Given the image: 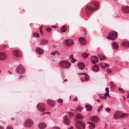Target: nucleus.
I'll return each instance as SVG.
<instances>
[{"mask_svg": "<svg viewBox=\"0 0 129 129\" xmlns=\"http://www.w3.org/2000/svg\"><path fill=\"white\" fill-rule=\"evenodd\" d=\"M112 46L115 49H117L118 48V46L116 42H114L112 44Z\"/></svg>", "mask_w": 129, "mask_h": 129, "instance_id": "obj_26", "label": "nucleus"}, {"mask_svg": "<svg viewBox=\"0 0 129 129\" xmlns=\"http://www.w3.org/2000/svg\"><path fill=\"white\" fill-rule=\"evenodd\" d=\"M128 113H123L121 114H120V118H123L125 117H126L128 116Z\"/></svg>", "mask_w": 129, "mask_h": 129, "instance_id": "obj_27", "label": "nucleus"}, {"mask_svg": "<svg viewBox=\"0 0 129 129\" xmlns=\"http://www.w3.org/2000/svg\"><path fill=\"white\" fill-rule=\"evenodd\" d=\"M0 129H4L2 127L0 126Z\"/></svg>", "mask_w": 129, "mask_h": 129, "instance_id": "obj_59", "label": "nucleus"}, {"mask_svg": "<svg viewBox=\"0 0 129 129\" xmlns=\"http://www.w3.org/2000/svg\"><path fill=\"white\" fill-rule=\"evenodd\" d=\"M111 110V109L109 108H107L105 109V110L108 112L110 111Z\"/></svg>", "mask_w": 129, "mask_h": 129, "instance_id": "obj_44", "label": "nucleus"}, {"mask_svg": "<svg viewBox=\"0 0 129 129\" xmlns=\"http://www.w3.org/2000/svg\"><path fill=\"white\" fill-rule=\"evenodd\" d=\"M57 54L58 55H59V53L57 51H54L53 52H51V54L52 55H54L55 54Z\"/></svg>", "mask_w": 129, "mask_h": 129, "instance_id": "obj_35", "label": "nucleus"}, {"mask_svg": "<svg viewBox=\"0 0 129 129\" xmlns=\"http://www.w3.org/2000/svg\"><path fill=\"white\" fill-rule=\"evenodd\" d=\"M82 108L80 106H78V107L76 108V109L78 110L80 112L82 110Z\"/></svg>", "mask_w": 129, "mask_h": 129, "instance_id": "obj_38", "label": "nucleus"}, {"mask_svg": "<svg viewBox=\"0 0 129 129\" xmlns=\"http://www.w3.org/2000/svg\"><path fill=\"white\" fill-rule=\"evenodd\" d=\"M79 74H81L82 75H85V78L84 79H82V78H81V80L82 81H87L88 79V75L85 73H79Z\"/></svg>", "mask_w": 129, "mask_h": 129, "instance_id": "obj_20", "label": "nucleus"}, {"mask_svg": "<svg viewBox=\"0 0 129 129\" xmlns=\"http://www.w3.org/2000/svg\"><path fill=\"white\" fill-rule=\"evenodd\" d=\"M45 113H47V114H49L50 113L48 112H45Z\"/></svg>", "mask_w": 129, "mask_h": 129, "instance_id": "obj_64", "label": "nucleus"}, {"mask_svg": "<svg viewBox=\"0 0 129 129\" xmlns=\"http://www.w3.org/2000/svg\"><path fill=\"white\" fill-rule=\"evenodd\" d=\"M92 4L95 7V8L92 7L87 6L86 8V13L87 16H88L90 15L89 12L90 13H92L94 10H96L98 9L99 6V3L96 1H93L92 3Z\"/></svg>", "mask_w": 129, "mask_h": 129, "instance_id": "obj_1", "label": "nucleus"}, {"mask_svg": "<svg viewBox=\"0 0 129 129\" xmlns=\"http://www.w3.org/2000/svg\"><path fill=\"white\" fill-rule=\"evenodd\" d=\"M52 28L49 27H47L46 28V30L48 32H50L52 30Z\"/></svg>", "mask_w": 129, "mask_h": 129, "instance_id": "obj_41", "label": "nucleus"}, {"mask_svg": "<svg viewBox=\"0 0 129 129\" xmlns=\"http://www.w3.org/2000/svg\"><path fill=\"white\" fill-rule=\"evenodd\" d=\"M33 35L34 37H37L38 38L39 37V33H34Z\"/></svg>", "mask_w": 129, "mask_h": 129, "instance_id": "obj_39", "label": "nucleus"}, {"mask_svg": "<svg viewBox=\"0 0 129 129\" xmlns=\"http://www.w3.org/2000/svg\"><path fill=\"white\" fill-rule=\"evenodd\" d=\"M65 45L68 46H70L73 44V41L70 39H67L64 41Z\"/></svg>", "mask_w": 129, "mask_h": 129, "instance_id": "obj_12", "label": "nucleus"}, {"mask_svg": "<svg viewBox=\"0 0 129 129\" xmlns=\"http://www.w3.org/2000/svg\"><path fill=\"white\" fill-rule=\"evenodd\" d=\"M13 54L17 57H21L22 56L21 52L18 50H14L13 52Z\"/></svg>", "mask_w": 129, "mask_h": 129, "instance_id": "obj_10", "label": "nucleus"}, {"mask_svg": "<svg viewBox=\"0 0 129 129\" xmlns=\"http://www.w3.org/2000/svg\"><path fill=\"white\" fill-rule=\"evenodd\" d=\"M129 98V93L127 94V98Z\"/></svg>", "mask_w": 129, "mask_h": 129, "instance_id": "obj_58", "label": "nucleus"}, {"mask_svg": "<svg viewBox=\"0 0 129 129\" xmlns=\"http://www.w3.org/2000/svg\"><path fill=\"white\" fill-rule=\"evenodd\" d=\"M69 115L70 117H72L73 115V114L72 112H69Z\"/></svg>", "mask_w": 129, "mask_h": 129, "instance_id": "obj_45", "label": "nucleus"}, {"mask_svg": "<svg viewBox=\"0 0 129 129\" xmlns=\"http://www.w3.org/2000/svg\"><path fill=\"white\" fill-rule=\"evenodd\" d=\"M88 124H89V127L90 129H93L94 128L95 126L94 124L90 122H88Z\"/></svg>", "mask_w": 129, "mask_h": 129, "instance_id": "obj_25", "label": "nucleus"}, {"mask_svg": "<svg viewBox=\"0 0 129 129\" xmlns=\"http://www.w3.org/2000/svg\"><path fill=\"white\" fill-rule=\"evenodd\" d=\"M58 102L60 103L61 105H62L63 103V100L61 99H59L58 100Z\"/></svg>", "mask_w": 129, "mask_h": 129, "instance_id": "obj_36", "label": "nucleus"}, {"mask_svg": "<svg viewBox=\"0 0 129 129\" xmlns=\"http://www.w3.org/2000/svg\"><path fill=\"white\" fill-rule=\"evenodd\" d=\"M76 61V60L75 59H74V58L73 59H72L71 61V62L72 63H74L75 62V61Z\"/></svg>", "mask_w": 129, "mask_h": 129, "instance_id": "obj_49", "label": "nucleus"}, {"mask_svg": "<svg viewBox=\"0 0 129 129\" xmlns=\"http://www.w3.org/2000/svg\"><path fill=\"white\" fill-rule=\"evenodd\" d=\"M48 41L47 40H42L40 43L41 45H45L47 44L48 43Z\"/></svg>", "mask_w": 129, "mask_h": 129, "instance_id": "obj_32", "label": "nucleus"}, {"mask_svg": "<svg viewBox=\"0 0 129 129\" xmlns=\"http://www.w3.org/2000/svg\"><path fill=\"white\" fill-rule=\"evenodd\" d=\"M103 107V105H102L100 106L98 108V111L99 112L102 109Z\"/></svg>", "mask_w": 129, "mask_h": 129, "instance_id": "obj_40", "label": "nucleus"}, {"mask_svg": "<svg viewBox=\"0 0 129 129\" xmlns=\"http://www.w3.org/2000/svg\"><path fill=\"white\" fill-rule=\"evenodd\" d=\"M76 117L77 118H83V116L81 114L79 113H78L76 115Z\"/></svg>", "mask_w": 129, "mask_h": 129, "instance_id": "obj_33", "label": "nucleus"}, {"mask_svg": "<svg viewBox=\"0 0 129 129\" xmlns=\"http://www.w3.org/2000/svg\"><path fill=\"white\" fill-rule=\"evenodd\" d=\"M99 65L103 69H105L109 66V65L108 64L104 63H101Z\"/></svg>", "mask_w": 129, "mask_h": 129, "instance_id": "obj_21", "label": "nucleus"}, {"mask_svg": "<svg viewBox=\"0 0 129 129\" xmlns=\"http://www.w3.org/2000/svg\"><path fill=\"white\" fill-rule=\"evenodd\" d=\"M37 108L39 110L43 111L45 110V106L43 103H41L37 105Z\"/></svg>", "mask_w": 129, "mask_h": 129, "instance_id": "obj_7", "label": "nucleus"}, {"mask_svg": "<svg viewBox=\"0 0 129 129\" xmlns=\"http://www.w3.org/2000/svg\"><path fill=\"white\" fill-rule=\"evenodd\" d=\"M64 123L66 124H68L70 123V117L67 116H65L63 117Z\"/></svg>", "mask_w": 129, "mask_h": 129, "instance_id": "obj_8", "label": "nucleus"}, {"mask_svg": "<svg viewBox=\"0 0 129 129\" xmlns=\"http://www.w3.org/2000/svg\"><path fill=\"white\" fill-rule=\"evenodd\" d=\"M11 119L12 120H14V118H12Z\"/></svg>", "mask_w": 129, "mask_h": 129, "instance_id": "obj_63", "label": "nucleus"}, {"mask_svg": "<svg viewBox=\"0 0 129 129\" xmlns=\"http://www.w3.org/2000/svg\"><path fill=\"white\" fill-rule=\"evenodd\" d=\"M22 77H23V76H19V79L21 78H22Z\"/></svg>", "mask_w": 129, "mask_h": 129, "instance_id": "obj_57", "label": "nucleus"}, {"mask_svg": "<svg viewBox=\"0 0 129 129\" xmlns=\"http://www.w3.org/2000/svg\"><path fill=\"white\" fill-rule=\"evenodd\" d=\"M119 91L122 93L123 94L124 93V91L123 89L122 88H118V89Z\"/></svg>", "mask_w": 129, "mask_h": 129, "instance_id": "obj_37", "label": "nucleus"}, {"mask_svg": "<svg viewBox=\"0 0 129 129\" xmlns=\"http://www.w3.org/2000/svg\"><path fill=\"white\" fill-rule=\"evenodd\" d=\"M47 102L48 105L51 107H53L55 105V102L51 99L48 100Z\"/></svg>", "mask_w": 129, "mask_h": 129, "instance_id": "obj_14", "label": "nucleus"}, {"mask_svg": "<svg viewBox=\"0 0 129 129\" xmlns=\"http://www.w3.org/2000/svg\"><path fill=\"white\" fill-rule=\"evenodd\" d=\"M43 26L42 25H41L40 27V31L42 30V28Z\"/></svg>", "mask_w": 129, "mask_h": 129, "instance_id": "obj_53", "label": "nucleus"}, {"mask_svg": "<svg viewBox=\"0 0 129 129\" xmlns=\"http://www.w3.org/2000/svg\"><path fill=\"white\" fill-rule=\"evenodd\" d=\"M104 96L105 97H106L107 96H109V93L106 92L104 94Z\"/></svg>", "mask_w": 129, "mask_h": 129, "instance_id": "obj_47", "label": "nucleus"}, {"mask_svg": "<svg viewBox=\"0 0 129 129\" xmlns=\"http://www.w3.org/2000/svg\"><path fill=\"white\" fill-rule=\"evenodd\" d=\"M33 122L30 119L26 120L24 123V125L26 127L30 128L33 125Z\"/></svg>", "mask_w": 129, "mask_h": 129, "instance_id": "obj_4", "label": "nucleus"}, {"mask_svg": "<svg viewBox=\"0 0 129 129\" xmlns=\"http://www.w3.org/2000/svg\"><path fill=\"white\" fill-rule=\"evenodd\" d=\"M108 36H107L108 39L114 40L117 37V33L114 31H112L108 34Z\"/></svg>", "mask_w": 129, "mask_h": 129, "instance_id": "obj_3", "label": "nucleus"}, {"mask_svg": "<svg viewBox=\"0 0 129 129\" xmlns=\"http://www.w3.org/2000/svg\"><path fill=\"white\" fill-rule=\"evenodd\" d=\"M16 72L19 74H23L24 72V70L23 67L21 65H19L16 69Z\"/></svg>", "mask_w": 129, "mask_h": 129, "instance_id": "obj_6", "label": "nucleus"}, {"mask_svg": "<svg viewBox=\"0 0 129 129\" xmlns=\"http://www.w3.org/2000/svg\"><path fill=\"white\" fill-rule=\"evenodd\" d=\"M75 125L78 129H84L85 127L84 124L81 121H79L76 122Z\"/></svg>", "mask_w": 129, "mask_h": 129, "instance_id": "obj_5", "label": "nucleus"}, {"mask_svg": "<svg viewBox=\"0 0 129 129\" xmlns=\"http://www.w3.org/2000/svg\"><path fill=\"white\" fill-rule=\"evenodd\" d=\"M120 114L121 112L119 111L115 112L114 114V118L115 119H118L119 118Z\"/></svg>", "mask_w": 129, "mask_h": 129, "instance_id": "obj_18", "label": "nucleus"}, {"mask_svg": "<svg viewBox=\"0 0 129 129\" xmlns=\"http://www.w3.org/2000/svg\"><path fill=\"white\" fill-rule=\"evenodd\" d=\"M40 31L41 33V34L42 35H43V32L42 30Z\"/></svg>", "mask_w": 129, "mask_h": 129, "instance_id": "obj_56", "label": "nucleus"}, {"mask_svg": "<svg viewBox=\"0 0 129 129\" xmlns=\"http://www.w3.org/2000/svg\"><path fill=\"white\" fill-rule=\"evenodd\" d=\"M59 66L64 68L68 69L71 66V63L66 60H63L60 61L58 63Z\"/></svg>", "mask_w": 129, "mask_h": 129, "instance_id": "obj_2", "label": "nucleus"}, {"mask_svg": "<svg viewBox=\"0 0 129 129\" xmlns=\"http://www.w3.org/2000/svg\"><path fill=\"white\" fill-rule=\"evenodd\" d=\"M73 100L74 101H76L77 100V98L76 97H75L74 99H73Z\"/></svg>", "mask_w": 129, "mask_h": 129, "instance_id": "obj_51", "label": "nucleus"}, {"mask_svg": "<svg viewBox=\"0 0 129 129\" xmlns=\"http://www.w3.org/2000/svg\"><path fill=\"white\" fill-rule=\"evenodd\" d=\"M96 101L98 102H99L100 101L99 100H97Z\"/></svg>", "mask_w": 129, "mask_h": 129, "instance_id": "obj_61", "label": "nucleus"}, {"mask_svg": "<svg viewBox=\"0 0 129 129\" xmlns=\"http://www.w3.org/2000/svg\"><path fill=\"white\" fill-rule=\"evenodd\" d=\"M122 10L125 13H128L129 12V7L125 6H123L122 8Z\"/></svg>", "mask_w": 129, "mask_h": 129, "instance_id": "obj_15", "label": "nucleus"}, {"mask_svg": "<svg viewBox=\"0 0 129 129\" xmlns=\"http://www.w3.org/2000/svg\"><path fill=\"white\" fill-rule=\"evenodd\" d=\"M110 85L111 89L112 90H113L115 87V84L113 82H111L110 83Z\"/></svg>", "mask_w": 129, "mask_h": 129, "instance_id": "obj_29", "label": "nucleus"}, {"mask_svg": "<svg viewBox=\"0 0 129 129\" xmlns=\"http://www.w3.org/2000/svg\"><path fill=\"white\" fill-rule=\"evenodd\" d=\"M67 29V28L66 27V26L64 25L61 27L60 31L62 32H64L66 31Z\"/></svg>", "mask_w": 129, "mask_h": 129, "instance_id": "obj_30", "label": "nucleus"}, {"mask_svg": "<svg viewBox=\"0 0 129 129\" xmlns=\"http://www.w3.org/2000/svg\"><path fill=\"white\" fill-rule=\"evenodd\" d=\"M121 45L125 47H129V43L127 41H123L121 43Z\"/></svg>", "mask_w": 129, "mask_h": 129, "instance_id": "obj_17", "label": "nucleus"}, {"mask_svg": "<svg viewBox=\"0 0 129 129\" xmlns=\"http://www.w3.org/2000/svg\"><path fill=\"white\" fill-rule=\"evenodd\" d=\"M78 67L79 68L80 70L83 69L85 67V64L81 62L78 64Z\"/></svg>", "mask_w": 129, "mask_h": 129, "instance_id": "obj_22", "label": "nucleus"}, {"mask_svg": "<svg viewBox=\"0 0 129 129\" xmlns=\"http://www.w3.org/2000/svg\"><path fill=\"white\" fill-rule=\"evenodd\" d=\"M80 42L82 45H84L86 43L85 40L83 38H79Z\"/></svg>", "mask_w": 129, "mask_h": 129, "instance_id": "obj_24", "label": "nucleus"}, {"mask_svg": "<svg viewBox=\"0 0 129 129\" xmlns=\"http://www.w3.org/2000/svg\"><path fill=\"white\" fill-rule=\"evenodd\" d=\"M107 93H109V90L108 88H106L105 89Z\"/></svg>", "mask_w": 129, "mask_h": 129, "instance_id": "obj_48", "label": "nucleus"}, {"mask_svg": "<svg viewBox=\"0 0 129 129\" xmlns=\"http://www.w3.org/2000/svg\"><path fill=\"white\" fill-rule=\"evenodd\" d=\"M70 58L71 59H73L74 58L73 57V55L72 54L71 55L70 57Z\"/></svg>", "mask_w": 129, "mask_h": 129, "instance_id": "obj_52", "label": "nucleus"}, {"mask_svg": "<svg viewBox=\"0 0 129 129\" xmlns=\"http://www.w3.org/2000/svg\"><path fill=\"white\" fill-rule=\"evenodd\" d=\"M73 126H71L68 129H73Z\"/></svg>", "mask_w": 129, "mask_h": 129, "instance_id": "obj_55", "label": "nucleus"}, {"mask_svg": "<svg viewBox=\"0 0 129 129\" xmlns=\"http://www.w3.org/2000/svg\"><path fill=\"white\" fill-rule=\"evenodd\" d=\"M52 129H60L59 127H54L52 128Z\"/></svg>", "mask_w": 129, "mask_h": 129, "instance_id": "obj_50", "label": "nucleus"}, {"mask_svg": "<svg viewBox=\"0 0 129 129\" xmlns=\"http://www.w3.org/2000/svg\"><path fill=\"white\" fill-rule=\"evenodd\" d=\"M92 69L93 71L95 72L98 71L99 70V68L96 65L92 66Z\"/></svg>", "mask_w": 129, "mask_h": 129, "instance_id": "obj_23", "label": "nucleus"}, {"mask_svg": "<svg viewBox=\"0 0 129 129\" xmlns=\"http://www.w3.org/2000/svg\"><path fill=\"white\" fill-rule=\"evenodd\" d=\"M6 129H13V128L12 126H8L7 127Z\"/></svg>", "mask_w": 129, "mask_h": 129, "instance_id": "obj_43", "label": "nucleus"}, {"mask_svg": "<svg viewBox=\"0 0 129 129\" xmlns=\"http://www.w3.org/2000/svg\"><path fill=\"white\" fill-rule=\"evenodd\" d=\"M100 97V98L103 99H105V98L104 96H101V95H99Z\"/></svg>", "mask_w": 129, "mask_h": 129, "instance_id": "obj_46", "label": "nucleus"}, {"mask_svg": "<svg viewBox=\"0 0 129 129\" xmlns=\"http://www.w3.org/2000/svg\"><path fill=\"white\" fill-rule=\"evenodd\" d=\"M86 110L87 111H91L92 109V106L90 105H87L85 106Z\"/></svg>", "mask_w": 129, "mask_h": 129, "instance_id": "obj_28", "label": "nucleus"}, {"mask_svg": "<svg viewBox=\"0 0 129 129\" xmlns=\"http://www.w3.org/2000/svg\"><path fill=\"white\" fill-rule=\"evenodd\" d=\"M82 54V57L84 58H87L89 55V54L86 53H83Z\"/></svg>", "mask_w": 129, "mask_h": 129, "instance_id": "obj_34", "label": "nucleus"}, {"mask_svg": "<svg viewBox=\"0 0 129 129\" xmlns=\"http://www.w3.org/2000/svg\"><path fill=\"white\" fill-rule=\"evenodd\" d=\"M52 27H53L54 28H55V27H56V26L55 27L54 26H53V25L52 26Z\"/></svg>", "mask_w": 129, "mask_h": 129, "instance_id": "obj_60", "label": "nucleus"}, {"mask_svg": "<svg viewBox=\"0 0 129 129\" xmlns=\"http://www.w3.org/2000/svg\"><path fill=\"white\" fill-rule=\"evenodd\" d=\"M90 119L91 120L94 122H97L99 120V118L98 117L94 116H91Z\"/></svg>", "mask_w": 129, "mask_h": 129, "instance_id": "obj_13", "label": "nucleus"}, {"mask_svg": "<svg viewBox=\"0 0 129 129\" xmlns=\"http://www.w3.org/2000/svg\"><path fill=\"white\" fill-rule=\"evenodd\" d=\"M36 51L37 53L40 54H42L43 53V51L41 48L38 47L36 49Z\"/></svg>", "mask_w": 129, "mask_h": 129, "instance_id": "obj_19", "label": "nucleus"}, {"mask_svg": "<svg viewBox=\"0 0 129 129\" xmlns=\"http://www.w3.org/2000/svg\"><path fill=\"white\" fill-rule=\"evenodd\" d=\"M67 81V79H65V80H64V82H65L66 81Z\"/></svg>", "mask_w": 129, "mask_h": 129, "instance_id": "obj_62", "label": "nucleus"}, {"mask_svg": "<svg viewBox=\"0 0 129 129\" xmlns=\"http://www.w3.org/2000/svg\"><path fill=\"white\" fill-rule=\"evenodd\" d=\"M47 126L46 124L43 122L40 123L38 125V127L40 129H44Z\"/></svg>", "mask_w": 129, "mask_h": 129, "instance_id": "obj_11", "label": "nucleus"}, {"mask_svg": "<svg viewBox=\"0 0 129 129\" xmlns=\"http://www.w3.org/2000/svg\"><path fill=\"white\" fill-rule=\"evenodd\" d=\"M122 97L123 98V100H126V99H125V98L124 97V96H122Z\"/></svg>", "mask_w": 129, "mask_h": 129, "instance_id": "obj_54", "label": "nucleus"}, {"mask_svg": "<svg viewBox=\"0 0 129 129\" xmlns=\"http://www.w3.org/2000/svg\"><path fill=\"white\" fill-rule=\"evenodd\" d=\"M100 59L101 60H105L106 58V57L104 55H98Z\"/></svg>", "mask_w": 129, "mask_h": 129, "instance_id": "obj_31", "label": "nucleus"}, {"mask_svg": "<svg viewBox=\"0 0 129 129\" xmlns=\"http://www.w3.org/2000/svg\"><path fill=\"white\" fill-rule=\"evenodd\" d=\"M7 56L6 54L3 52L0 53V60H4L6 58Z\"/></svg>", "mask_w": 129, "mask_h": 129, "instance_id": "obj_16", "label": "nucleus"}, {"mask_svg": "<svg viewBox=\"0 0 129 129\" xmlns=\"http://www.w3.org/2000/svg\"><path fill=\"white\" fill-rule=\"evenodd\" d=\"M91 63L95 64L98 61V59L96 56H92L91 58Z\"/></svg>", "mask_w": 129, "mask_h": 129, "instance_id": "obj_9", "label": "nucleus"}, {"mask_svg": "<svg viewBox=\"0 0 129 129\" xmlns=\"http://www.w3.org/2000/svg\"><path fill=\"white\" fill-rule=\"evenodd\" d=\"M106 71L109 74L111 73L112 72L111 70L109 68L107 69L106 70Z\"/></svg>", "mask_w": 129, "mask_h": 129, "instance_id": "obj_42", "label": "nucleus"}]
</instances>
